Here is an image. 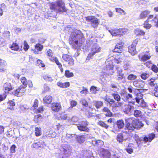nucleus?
<instances>
[{"instance_id": "obj_26", "label": "nucleus", "mask_w": 158, "mask_h": 158, "mask_svg": "<svg viewBox=\"0 0 158 158\" xmlns=\"http://www.w3.org/2000/svg\"><path fill=\"white\" fill-rule=\"evenodd\" d=\"M47 53L49 60L51 61H53L55 57L53 56V53L52 51L51 50L49 49L47 51Z\"/></svg>"}, {"instance_id": "obj_47", "label": "nucleus", "mask_w": 158, "mask_h": 158, "mask_svg": "<svg viewBox=\"0 0 158 158\" xmlns=\"http://www.w3.org/2000/svg\"><path fill=\"white\" fill-rule=\"evenodd\" d=\"M98 124L101 127H104L106 129H107L109 127V126L105 123L104 122L100 121L98 123Z\"/></svg>"}, {"instance_id": "obj_11", "label": "nucleus", "mask_w": 158, "mask_h": 158, "mask_svg": "<svg viewBox=\"0 0 158 158\" xmlns=\"http://www.w3.org/2000/svg\"><path fill=\"white\" fill-rule=\"evenodd\" d=\"M138 40L135 39L134 40L131 45L128 47V52L132 55H134L137 53V51L136 50V45L137 44Z\"/></svg>"}, {"instance_id": "obj_3", "label": "nucleus", "mask_w": 158, "mask_h": 158, "mask_svg": "<svg viewBox=\"0 0 158 158\" xmlns=\"http://www.w3.org/2000/svg\"><path fill=\"white\" fill-rule=\"evenodd\" d=\"M62 147L61 151L63 153L60 155L58 158H69L71 153L70 147L68 145L63 144Z\"/></svg>"}, {"instance_id": "obj_52", "label": "nucleus", "mask_w": 158, "mask_h": 158, "mask_svg": "<svg viewBox=\"0 0 158 158\" xmlns=\"http://www.w3.org/2000/svg\"><path fill=\"white\" fill-rule=\"evenodd\" d=\"M137 78L136 76L133 74L129 75L127 77V79L129 80H135Z\"/></svg>"}, {"instance_id": "obj_45", "label": "nucleus", "mask_w": 158, "mask_h": 158, "mask_svg": "<svg viewBox=\"0 0 158 158\" xmlns=\"http://www.w3.org/2000/svg\"><path fill=\"white\" fill-rule=\"evenodd\" d=\"M135 33L136 34V35H144L145 32L142 30L139 29H137L135 30Z\"/></svg>"}, {"instance_id": "obj_58", "label": "nucleus", "mask_w": 158, "mask_h": 158, "mask_svg": "<svg viewBox=\"0 0 158 158\" xmlns=\"http://www.w3.org/2000/svg\"><path fill=\"white\" fill-rule=\"evenodd\" d=\"M139 106H140L143 108L146 107V103L144 101V100L143 99L140 101V103H139Z\"/></svg>"}, {"instance_id": "obj_38", "label": "nucleus", "mask_w": 158, "mask_h": 158, "mask_svg": "<svg viewBox=\"0 0 158 158\" xmlns=\"http://www.w3.org/2000/svg\"><path fill=\"white\" fill-rule=\"evenodd\" d=\"M42 118V117L41 115L38 114L35 116L34 120L35 123H37L41 121Z\"/></svg>"}, {"instance_id": "obj_64", "label": "nucleus", "mask_w": 158, "mask_h": 158, "mask_svg": "<svg viewBox=\"0 0 158 158\" xmlns=\"http://www.w3.org/2000/svg\"><path fill=\"white\" fill-rule=\"evenodd\" d=\"M152 70L155 73H157L158 72V68L155 65H153L151 67Z\"/></svg>"}, {"instance_id": "obj_1", "label": "nucleus", "mask_w": 158, "mask_h": 158, "mask_svg": "<svg viewBox=\"0 0 158 158\" xmlns=\"http://www.w3.org/2000/svg\"><path fill=\"white\" fill-rule=\"evenodd\" d=\"M85 41V39L81 31L75 29L71 33L69 42L73 48L76 49L80 47Z\"/></svg>"}, {"instance_id": "obj_29", "label": "nucleus", "mask_w": 158, "mask_h": 158, "mask_svg": "<svg viewBox=\"0 0 158 158\" xmlns=\"http://www.w3.org/2000/svg\"><path fill=\"white\" fill-rule=\"evenodd\" d=\"M57 85L60 87L66 88L69 86L70 84L69 82L62 83L61 82H59L57 83Z\"/></svg>"}, {"instance_id": "obj_55", "label": "nucleus", "mask_w": 158, "mask_h": 158, "mask_svg": "<svg viewBox=\"0 0 158 158\" xmlns=\"http://www.w3.org/2000/svg\"><path fill=\"white\" fill-rule=\"evenodd\" d=\"M80 102L83 106L85 107H87L88 106V103L86 100L85 99H82L81 100Z\"/></svg>"}, {"instance_id": "obj_30", "label": "nucleus", "mask_w": 158, "mask_h": 158, "mask_svg": "<svg viewBox=\"0 0 158 158\" xmlns=\"http://www.w3.org/2000/svg\"><path fill=\"white\" fill-rule=\"evenodd\" d=\"M150 13V12L145 10L141 12L139 17L140 19H143L146 18Z\"/></svg>"}, {"instance_id": "obj_50", "label": "nucleus", "mask_w": 158, "mask_h": 158, "mask_svg": "<svg viewBox=\"0 0 158 158\" xmlns=\"http://www.w3.org/2000/svg\"><path fill=\"white\" fill-rule=\"evenodd\" d=\"M82 90L80 91V93L81 94L85 95H86L88 93V89L87 88L84 87H82Z\"/></svg>"}, {"instance_id": "obj_2", "label": "nucleus", "mask_w": 158, "mask_h": 158, "mask_svg": "<svg viewBox=\"0 0 158 158\" xmlns=\"http://www.w3.org/2000/svg\"><path fill=\"white\" fill-rule=\"evenodd\" d=\"M49 6L51 10L58 12H64L67 11L65 4L63 0H57L51 2Z\"/></svg>"}, {"instance_id": "obj_32", "label": "nucleus", "mask_w": 158, "mask_h": 158, "mask_svg": "<svg viewBox=\"0 0 158 158\" xmlns=\"http://www.w3.org/2000/svg\"><path fill=\"white\" fill-rule=\"evenodd\" d=\"M100 89L99 88L94 86H91L90 88V91L92 94H96L97 93V91H99Z\"/></svg>"}, {"instance_id": "obj_21", "label": "nucleus", "mask_w": 158, "mask_h": 158, "mask_svg": "<svg viewBox=\"0 0 158 158\" xmlns=\"http://www.w3.org/2000/svg\"><path fill=\"white\" fill-rule=\"evenodd\" d=\"M3 87L5 89V92L6 93H8L9 91L12 89L13 88L10 83L6 82L4 84Z\"/></svg>"}, {"instance_id": "obj_53", "label": "nucleus", "mask_w": 158, "mask_h": 158, "mask_svg": "<svg viewBox=\"0 0 158 158\" xmlns=\"http://www.w3.org/2000/svg\"><path fill=\"white\" fill-rule=\"evenodd\" d=\"M116 70H117V76H121L124 75V74L122 73V70L119 67L117 68Z\"/></svg>"}, {"instance_id": "obj_42", "label": "nucleus", "mask_w": 158, "mask_h": 158, "mask_svg": "<svg viewBox=\"0 0 158 158\" xmlns=\"http://www.w3.org/2000/svg\"><path fill=\"white\" fill-rule=\"evenodd\" d=\"M35 134L36 136H38L42 134L41 128L40 127H35Z\"/></svg>"}, {"instance_id": "obj_35", "label": "nucleus", "mask_w": 158, "mask_h": 158, "mask_svg": "<svg viewBox=\"0 0 158 158\" xmlns=\"http://www.w3.org/2000/svg\"><path fill=\"white\" fill-rule=\"evenodd\" d=\"M55 61L56 64L58 65V67L60 68L61 71L63 72V69L62 67V65L59 62L57 59L55 57L53 61Z\"/></svg>"}, {"instance_id": "obj_25", "label": "nucleus", "mask_w": 158, "mask_h": 158, "mask_svg": "<svg viewBox=\"0 0 158 158\" xmlns=\"http://www.w3.org/2000/svg\"><path fill=\"white\" fill-rule=\"evenodd\" d=\"M76 139L79 143L81 144L85 141V138L83 135H77Z\"/></svg>"}, {"instance_id": "obj_33", "label": "nucleus", "mask_w": 158, "mask_h": 158, "mask_svg": "<svg viewBox=\"0 0 158 158\" xmlns=\"http://www.w3.org/2000/svg\"><path fill=\"white\" fill-rule=\"evenodd\" d=\"M116 124L118 127L119 129H122L124 125V121L123 120H119L117 121Z\"/></svg>"}, {"instance_id": "obj_56", "label": "nucleus", "mask_w": 158, "mask_h": 158, "mask_svg": "<svg viewBox=\"0 0 158 158\" xmlns=\"http://www.w3.org/2000/svg\"><path fill=\"white\" fill-rule=\"evenodd\" d=\"M121 95L122 97V99L125 101H127V99L126 98L127 95V93H122L121 94Z\"/></svg>"}, {"instance_id": "obj_7", "label": "nucleus", "mask_w": 158, "mask_h": 158, "mask_svg": "<svg viewBox=\"0 0 158 158\" xmlns=\"http://www.w3.org/2000/svg\"><path fill=\"white\" fill-rule=\"evenodd\" d=\"M135 102H129L127 104H125L123 107L124 110V112L128 114H131L133 111L134 106L131 105V104L134 105Z\"/></svg>"}, {"instance_id": "obj_36", "label": "nucleus", "mask_w": 158, "mask_h": 158, "mask_svg": "<svg viewBox=\"0 0 158 158\" xmlns=\"http://www.w3.org/2000/svg\"><path fill=\"white\" fill-rule=\"evenodd\" d=\"M103 111L104 112L106 113V116L110 117L112 115V114L111 112L107 107H104L103 109Z\"/></svg>"}, {"instance_id": "obj_28", "label": "nucleus", "mask_w": 158, "mask_h": 158, "mask_svg": "<svg viewBox=\"0 0 158 158\" xmlns=\"http://www.w3.org/2000/svg\"><path fill=\"white\" fill-rule=\"evenodd\" d=\"M136 102L138 104L140 103V101L143 99V95L140 93H138L136 95L135 98Z\"/></svg>"}, {"instance_id": "obj_62", "label": "nucleus", "mask_w": 158, "mask_h": 158, "mask_svg": "<svg viewBox=\"0 0 158 158\" xmlns=\"http://www.w3.org/2000/svg\"><path fill=\"white\" fill-rule=\"evenodd\" d=\"M148 21H146L144 24V27L146 29H149L151 27L150 24L148 23Z\"/></svg>"}, {"instance_id": "obj_49", "label": "nucleus", "mask_w": 158, "mask_h": 158, "mask_svg": "<svg viewBox=\"0 0 158 158\" xmlns=\"http://www.w3.org/2000/svg\"><path fill=\"white\" fill-rule=\"evenodd\" d=\"M65 76L68 77H71L73 76V74L72 72H70L69 70H66L65 73Z\"/></svg>"}, {"instance_id": "obj_37", "label": "nucleus", "mask_w": 158, "mask_h": 158, "mask_svg": "<svg viewBox=\"0 0 158 158\" xmlns=\"http://www.w3.org/2000/svg\"><path fill=\"white\" fill-rule=\"evenodd\" d=\"M94 105L97 108H99L102 106L103 105L102 102L100 101H95Z\"/></svg>"}, {"instance_id": "obj_8", "label": "nucleus", "mask_w": 158, "mask_h": 158, "mask_svg": "<svg viewBox=\"0 0 158 158\" xmlns=\"http://www.w3.org/2000/svg\"><path fill=\"white\" fill-rule=\"evenodd\" d=\"M86 20L91 22L92 26L94 28H97L99 24L98 19L93 16H90L86 17Z\"/></svg>"}, {"instance_id": "obj_19", "label": "nucleus", "mask_w": 158, "mask_h": 158, "mask_svg": "<svg viewBox=\"0 0 158 158\" xmlns=\"http://www.w3.org/2000/svg\"><path fill=\"white\" fill-rule=\"evenodd\" d=\"M132 123L133 124L135 129L139 128L141 127H143L144 125V124L142 123L141 121L137 119L133 120L132 121Z\"/></svg>"}, {"instance_id": "obj_20", "label": "nucleus", "mask_w": 158, "mask_h": 158, "mask_svg": "<svg viewBox=\"0 0 158 158\" xmlns=\"http://www.w3.org/2000/svg\"><path fill=\"white\" fill-rule=\"evenodd\" d=\"M155 135L153 133L149 134L143 138V140L146 142H151L155 137Z\"/></svg>"}, {"instance_id": "obj_14", "label": "nucleus", "mask_w": 158, "mask_h": 158, "mask_svg": "<svg viewBox=\"0 0 158 158\" xmlns=\"http://www.w3.org/2000/svg\"><path fill=\"white\" fill-rule=\"evenodd\" d=\"M26 87H23V86H20L15 91L14 94L18 97L22 96L26 91Z\"/></svg>"}, {"instance_id": "obj_16", "label": "nucleus", "mask_w": 158, "mask_h": 158, "mask_svg": "<svg viewBox=\"0 0 158 158\" xmlns=\"http://www.w3.org/2000/svg\"><path fill=\"white\" fill-rule=\"evenodd\" d=\"M100 155L102 158H110V153L108 150L101 148Z\"/></svg>"}, {"instance_id": "obj_46", "label": "nucleus", "mask_w": 158, "mask_h": 158, "mask_svg": "<svg viewBox=\"0 0 158 158\" xmlns=\"http://www.w3.org/2000/svg\"><path fill=\"white\" fill-rule=\"evenodd\" d=\"M134 115L136 117H140L142 115V112L139 110H134Z\"/></svg>"}, {"instance_id": "obj_23", "label": "nucleus", "mask_w": 158, "mask_h": 158, "mask_svg": "<svg viewBox=\"0 0 158 158\" xmlns=\"http://www.w3.org/2000/svg\"><path fill=\"white\" fill-rule=\"evenodd\" d=\"M52 100V97L50 95H46L43 98V101L45 104H50Z\"/></svg>"}, {"instance_id": "obj_15", "label": "nucleus", "mask_w": 158, "mask_h": 158, "mask_svg": "<svg viewBox=\"0 0 158 158\" xmlns=\"http://www.w3.org/2000/svg\"><path fill=\"white\" fill-rule=\"evenodd\" d=\"M77 135L75 134H67L66 135V138L68 140H64L63 137H62V140L63 142H66L68 143L69 141H74L77 138Z\"/></svg>"}, {"instance_id": "obj_34", "label": "nucleus", "mask_w": 158, "mask_h": 158, "mask_svg": "<svg viewBox=\"0 0 158 158\" xmlns=\"http://www.w3.org/2000/svg\"><path fill=\"white\" fill-rule=\"evenodd\" d=\"M155 78H151L149 82V84L151 87H154V88H156V84L155 83Z\"/></svg>"}, {"instance_id": "obj_9", "label": "nucleus", "mask_w": 158, "mask_h": 158, "mask_svg": "<svg viewBox=\"0 0 158 158\" xmlns=\"http://www.w3.org/2000/svg\"><path fill=\"white\" fill-rule=\"evenodd\" d=\"M89 125V123L86 121H82L79 125L77 126L78 129L80 131L88 132L89 129L87 126Z\"/></svg>"}, {"instance_id": "obj_5", "label": "nucleus", "mask_w": 158, "mask_h": 158, "mask_svg": "<svg viewBox=\"0 0 158 158\" xmlns=\"http://www.w3.org/2000/svg\"><path fill=\"white\" fill-rule=\"evenodd\" d=\"M102 48L97 44H94L91 47L90 52L88 54L86 59L89 60L96 53L99 52Z\"/></svg>"}, {"instance_id": "obj_60", "label": "nucleus", "mask_w": 158, "mask_h": 158, "mask_svg": "<svg viewBox=\"0 0 158 158\" xmlns=\"http://www.w3.org/2000/svg\"><path fill=\"white\" fill-rule=\"evenodd\" d=\"M123 44L121 42L117 44L115 47L114 48L123 49Z\"/></svg>"}, {"instance_id": "obj_17", "label": "nucleus", "mask_w": 158, "mask_h": 158, "mask_svg": "<svg viewBox=\"0 0 158 158\" xmlns=\"http://www.w3.org/2000/svg\"><path fill=\"white\" fill-rule=\"evenodd\" d=\"M45 146L44 142L42 141H40L36 143H33L31 145L32 148H44Z\"/></svg>"}, {"instance_id": "obj_39", "label": "nucleus", "mask_w": 158, "mask_h": 158, "mask_svg": "<svg viewBox=\"0 0 158 158\" xmlns=\"http://www.w3.org/2000/svg\"><path fill=\"white\" fill-rule=\"evenodd\" d=\"M123 57V56H118L117 58L114 59V62L117 64L120 63L124 60Z\"/></svg>"}, {"instance_id": "obj_31", "label": "nucleus", "mask_w": 158, "mask_h": 158, "mask_svg": "<svg viewBox=\"0 0 158 158\" xmlns=\"http://www.w3.org/2000/svg\"><path fill=\"white\" fill-rule=\"evenodd\" d=\"M151 57V56L149 54H144L141 57V58L139 59L141 61H145L149 59Z\"/></svg>"}, {"instance_id": "obj_48", "label": "nucleus", "mask_w": 158, "mask_h": 158, "mask_svg": "<svg viewBox=\"0 0 158 158\" xmlns=\"http://www.w3.org/2000/svg\"><path fill=\"white\" fill-rule=\"evenodd\" d=\"M10 48L12 50L15 51H18L19 49V46L16 43L13 44L11 46Z\"/></svg>"}, {"instance_id": "obj_63", "label": "nucleus", "mask_w": 158, "mask_h": 158, "mask_svg": "<svg viewBox=\"0 0 158 158\" xmlns=\"http://www.w3.org/2000/svg\"><path fill=\"white\" fill-rule=\"evenodd\" d=\"M37 64L40 67H43L45 66V65L42 62V60H37Z\"/></svg>"}, {"instance_id": "obj_24", "label": "nucleus", "mask_w": 158, "mask_h": 158, "mask_svg": "<svg viewBox=\"0 0 158 158\" xmlns=\"http://www.w3.org/2000/svg\"><path fill=\"white\" fill-rule=\"evenodd\" d=\"M105 64L107 69H112L113 68V63L110 60H107L105 62Z\"/></svg>"}, {"instance_id": "obj_4", "label": "nucleus", "mask_w": 158, "mask_h": 158, "mask_svg": "<svg viewBox=\"0 0 158 158\" xmlns=\"http://www.w3.org/2000/svg\"><path fill=\"white\" fill-rule=\"evenodd\" d=\"M133 134L127 133V131L123 132L122 133L118 134L116 137V139L119 143H122L124 141H125L128 138L132 137Z\"/></svg>"}, {"instance_id": "obj_40", "label": "nucleus", "mask_w": 158, "mask_h": 158, "mask_svg": "<svg viewBox=\"0 0 158 158\" xmlns=\"http://www.w3.org/2000/svg\"><path fill=\"white\" fill-rule=\"evenodd\" d=\"M96 111V110L95 108H91L89 107V109L88 110V112L89 114V116L90 117L93 116L94 114H95V112Z\"/></svg>"}, {"instance_id": "obj_13", "label": "nucleus", "mask_w": 158, "mask_h": 158, "mask_svg": "<svg viewBox=\"0 0 158 158\" xmlns=\"http://www.w3.org/2000/svg\"><path fill=\"white\" fill-rule=\"evenodd\" d=\"M62 58L64 60L67 62L70 66H73L74 64V61L72 57L67 54H64Z\"/></svg>"}, {"instance_id": "obj_18", "label": "nucleus", "mask_w": 158, "mask_h": 158, "mask_svg": "<svg viewBox=\"0 0 158 158\" xmlns=\"http://www.w3.org/2000/svg\"><path fill=\"white\" fill-rule=\"evenodd\" d=\"M133 85L137 88L138 89H139L143 88L144 86L143 81L140 80L139 81H135L133 82Z\"/></svg>"}, {"instance_id": "obj_59", "label": "nucleus", "mask_w": 158, "mask_h": 158, "mask_svg": "<svg viewBox=\"0 0 158 158\" xmlns=\"http://www.w3.org/2000/svg\"><path fill=\"white\" fill-rule=\"evenodd\" d=\"M35 48L38 50L41 51L43 48V46L39 44H38L35 45Z\"/></svg>"}, {"instance_id": "obj_43", "label": "nucleus", "mask_w": 158, "mask_h": 158, "mask_svg": "<svg viewBox=\"0 0 158 158\" xmlns=\"http://www.w3.org/2000/svg\"><path fill=\"white\" fill-rule=\"evenodd\" d=\"M84 154V158H94L93 156H91L92 154L90 151L86 152Z\"/></svg>"}, {"instance_id": "obj_44", "label": "nucleus", "mask_w": 158, "mask_h": 158, "mask_svg": "<svg viewBox=\"0 0 158 158\" xmlns=\"http://www.w3.org/2000/svg\"><path fill=\"white\" fill-rule=\"evenodd\" d=\"M20 81L24 85V87H26L27 85V79L24 77H22L21 78Z\"/></svg>"}, {"instance_id": "obj_57", "label": "nucleus", "mask_w": 158, "mask_h": 158, "mask_svg": "<svg viewBox=\"0 0 158 158\" xmlns=\"http://www.w3.org/2000/svg\"><path fill=\"white\" fill-rule=\"evenodd\" d=\"M149 74L146 73H143L141 75V78L143 80H145L148 77Z\"/></svg>"}, {"instance_id": "obj_12", "label": "nucleus", "mask_w": 158, "mask_h": 158, "mask_svg": "<svg viewBox=\"0 0 158 158\" xmlns=\"http://www.w3.org/2000/svg\"><path fill=\"white\" fill-rule=\"evenodd\" d=\"M131 120V119L130 118L127 119L126 120L127 128V129H126V131H127V133H131V134H132L131 132L133 131L135 128L132 123H130L129 122H128V121H130Z\"/></svg>"}, {"instance_id": "obj_51", "label": "nucleus", "mask_w": 158, "mask_h": 158, "mask_svg": "<svg viewBox=\"0 0 158 158\" xmlns=\"http://www.w3.org/2000/svg\"><path fill=\"white\" fill-rule=\"evenodd\" d=\"M122 154L121 153H116L112 156V158H123Z\"/></svg>"}, {"instance_id": "obj_41", "label": "nucleus", "mask_w": 158, "mask_h": 158, "mask_svg": "<svg viewBox=\"0 0 158 158\" xmlns=\"http://www.w3.org/2000/svg\"><path fill=\"white\" fill-rule=\"evenodd\" d=\"M111 95L113 96L114 99L118 102L119 101L121 100V97L120 95L116 93H112Z\"/></svg>"}, {"instance_id": "obj_54", "label": "nucleus", "mask_w": 158, "mask_h": 158, "mask_svg": "<svg viewBox=\"0 0 158 158\" xmlns=\"http://www.w3.org/2000/svg\"><path fill=\"white\" fill-rule=\"evenodd\" d=\"M43 78L46 81H52L53 80V79L51 77L47 75L44 76Z\"/></svg>"}, {"instance_id": "obj_6", "label": "nucleus", "mask_w": 158, "mask_h": 158, "mask_svg": "<svg viewBox=\"0 0 158 158\" xmlns=\"http://www.w3.org/2000/svg\"><path fill=\"white\" fill-rule=\"evenodd\" d=\"M127 29L123 28L114 30L111 29L109 30V32L113 36H121L125 34L127 31Z\"/></svg>"}, {"instance_id": "obj_10", "label": "nucleus", "mask_w": 158, "mask_h": 158, "mask_svg": "<svg viewBox=\"0 0 158 158\" xmlns=\"http://www.w3.org/2000/svg\"><path fill=\"white\" fill-rule=\"evenodd\" d=\"M88 138L91 139V140L89 141V142L91 144L93 145L101 146L104 143L102 141L99 140H96L92 135H89Z\"/></svg>"}, {"instance_id": "obj_22", "label": "nucleus", "mask_w": 158, "mask_h": 158, "mask_svg": "<svg viewBox=\"0 0 158 158\" xmlns=\"http://www.w3.org/2000/svg\"><path fill=\"white\" fill-rule=\"evenodd\" d=\"M61 108L60 104L58 103H53L52 109L53 111H58Z\"/></svg>"}, {"instance_id": "obj_61", "label": "nucleus", "mask_w": 158, "mask_h": 158, "mask_svg": "<svg viewBox=\"0 0 158 158\" xmlns=\"http://www.w3.org/2000/svg\"><path fill=\"white\" fill-rule=\"evenodd\" d=\"M24 49L25 51H27L29 48V46L26 41H24Z\"/></svg>"}, {"instance_id": "obj_27", "label": "nucleus", "mask_w": 158, "mask_h": 158, "mask_svg": "<svg viewBox=\"0 0 158 158\" xmlns=\"http://www.w3.org/2000/svg\"><path fill=\"white\" fill-rule=\"evenodd\" d=\"M110 89L111 91H113L114 93H116L119 90V89L117 85L114 83H111L110 85Z\"/></svg>"}]
</instances>
